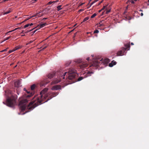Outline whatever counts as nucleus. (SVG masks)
Masks as SVG:
<instances>
[{"instance_id": "f257e3e1", "label": "nucleus", "mask_w": 149, "mask_h": 149, "mask_svg": "<svg viewBox=\"0 0 149 149\" xmlns=\"http://www.w3.org/2000/svg\"><path fill=\"white\" fill-rule=\"evenodd\" d=\"M48 90V88H44L40 93V96L34 97L32 101L30 103L29 105H32L33 108H34L39 105L47 102L58 94L56 92H49L46 93Z\"/></svg>"}, {"instance_id": "f03ea898", "label": "nucleus", "mask_w": 149, "mask_h": 149, "mask_svg": "<svg viewBox=\"0 0 149 149\" xmlns=\"http://www.w3.org/2000/svg\"><path fill=\"white\" fill-rule=\"evenodd\" d=\"M48 90V88H44L40 93V96L34 97L32 101L30 103L29 105H32L33 108H34L39 105L47 102L58 94L56 92H49L46 93Z\"/></svg>"}, {"instance_id": "7ed1b4c3", "label": "nucleus", "mask_w": 149, "mask_h": 149, "mask_svg": "<svg viewBox=\"0 0 149 149\" xmlns=\"http://www.w3.org/2000/svg\"><path fill=\"white\" fill-rule=\"evenodd\" d=\"M24 90L27 92L28 95L26 96V98L21 100L19 102V104L21 106V109L22 110H25L26 108V103L29 100L28 99V98L31 97L33 94V92L30 93V91H27L25 88H24Z\"/></svg>"}, {"instance_id": "20e7f679", "label": "nucleus", "mask_w": 149, "mask_h": 149, "mask_svg": "<svg viewBox=\"0 0 149 149\" xmlns=\"http://www.w3.org/2000/svg\"><path fill=\"white\" fill-rule=\"evenodd\" d=\"M16 96L12 95L7 99L6 104L4 102H3V103L4 104H6L7 105L8 107H12L15 105L16 103Z\"/></svg>"}, {"instance_id": "39448f33", "label": "nucleus", "mask_w": 149, "mask_h": 149, "mask_svg": "<svg viewBox=\"0 0 149 149\" xmlns=\"http://www.w3.org/2000/svg\"><path fill=\"white\" fill-rule=\"evenodd\" d=\"M67 73V72H65L63 74V75H61L60 72H57L56 74L55 77L52 80V84H56L59 83L61 80V77H63V78L64 79V77L65 75Z\"/></svg>"}, {"instance_id": "423d86ee", "label": "nucleus", "mask_w": 149, "mask_h": 149, "mask_svg": "<svg viewBox=\"0 0 149 149\" xmlns=\"http://www.w3.org/2000/svg\"><path fill=\"white\" fill-rule=\"evenodd\" d=\"M57 72H50L49 73L47 76V78H46L43 80V83L45 84H47L49 83L50 81L49 79H51L54 78L55 76V74Z\"/></svg>"}, {"instance_id": "0eeeda50", "label": "nucleus", "mask_w": 149, "mask_h": 149, "mask_svg": "<svg viewBox=\"0 0 149 149\" xmlns=\"http://www.w3.org/2000/svg\"><path fill=\"white\" fill-rule=\"evenodd\" d=\"M68 73V79L70 80L74 79L75 77L77 75L76 72L74 70H69Z\"/></svg>"}, {"instance_id": "6e6552de", "label": "nucleus", "mask_w": 149, "mask_h": 149, "mask_svg": "<svg viewBox=\"0 0 149 149\" xmlns=\"http://www.w3.org/2000/svg\"><path fill=\"white\" fill-rule=\"evenodd\" d=\"M61 89V87L60 85H56L52 87V89L53 90H57L58 89Z\"/></svg>"}, {"instance_id": "1a4fd4ad", "label": "nucleus", "mask_w": 149, "mask_h": 149, "mask_svg": "<svg viewBox=\"0 0 149 149\" xmlns=\"http://www.w3.org/2000/svg\"><path fill=\"white\" fill-rule=\"evenodd\" d=\"M93 65L95 66H97L99 65L98 60H95L93 61Z\"/></svg>"}, {"instance_id": "9d476101", "label": "nucleus", "mask_w": 149, "mask_h": 149, "mask_svg": "<svg viewBox=\"0 0 149 149\" xmlns=\"http://www.w3.org/2000/svg\"><path fill=\"white\" fill-rule=\"evenodd\" d=\"M125 46L126 47L125 48H123L122 49L123 51H125L126 49L128 48H129V49H128V50H129L130 49V45L129 43L126 44L125 45Z\"/></svg>"}, {"instance_id": "9b49d317", "label": "nucleus", "mask_w": 149, "mask_h": 149, "mask_svg": "<svg viewBox=\"0 0 149 149\" xmlns=\"http://www.w3.org/2000/svg\"><path fill=\"white\" fill-rule=\"evenodd\" d=\"M125 51H123L122 50L120 51H119L118 52L117 54V56H122L124 55V52H125Z\"/></svg>"}, {"instance_id": "f8f14e48", "label": "nucleus", "mask_w": 149, "mask_h": 149, "mask_svg": "<svg viewBox=\"0 0 149 149\" xmlns=\"http://www.w3.org/2000/svg\"><path fill=\"white\" fill-rule=\"evenodd\" d=\"M88 65L85 63H83L80 65V68H83L86 67Z\"/></svg>"}, {"instance_id": "ddd939ff", "label": "nucleus", "mask_w": 149, "mask_h": 149, "mask_svg": "<svg viewBox=\"0 0 149 149\" xmlns=\"http://www.w3.org/2000/svg\"><path fill=\"white\" fill-rule=\"evenodd\" d=\"M116 64V62L114 61H112L111 62L109 63V66L110 67H112L113 65H115Z\"/></svg>"}, {"instance_id": "4468645a", "label": "nucleus", "mask_w": 149, "mask_h": 149, "mask_svg": "<svg viewBox=\"0 0 149 149\" xmlns=\"http://www.w3.org/2000/svg\"><path fill=\"white\" fill-rule=\"evenodd\" d=\"M47 25V24L46 23H40L38 26H39L40 28H42Z\"/></svg>"}, {"instance_id": "2eb2a0df", "label": "nucleus", "mask_w": 149, "mask_h": 149, "mask_svg": "<svg viewBox=\"0 0 149 149\" xmlns=\"http://www.w3.org/2000/svg\"><path fill=\"white\" fill-rule=\"evenodd\" d=\"M22 79H17L15 81V84H19L21 83V81Z\"/></svg>"}, {"instance_id": "dca6fc26", "label": "nucleus", "mask_w": 149, "mask_h": 149, "mask_svg": "<svg viewBox=\"0 0 149 149\" xmlns=\"http://www.w3.org/2000/svg\"><path fill=\"white\" fill-rule=\"evenodd\" d=\"M38 14V13L37 14H36L35 15H33V16H30V17H28L27 19H25V20H24L23 22H24L27 20H28V19H29L32 18V17H35V16H37V15Z\"/></svg>"}, {"instance_id": "f3484780", "label": "nucleus", "mask_w": 149, "mask_h": 149, "mask_svg": "<svg viewBox=\"0 0 149 149\" xmlns=\"http://www.w3.org/2000/svg\"><path fill=\"white\" fill-rule=\"evenodd\" d=\"M11 12V9L9 8V10L8 11H7L6 12L3 13V14L4 15H5L6 14L9 13H10Z\"/></svg>"}, {"instance_id": "a211bd4d", "label": "nucleus", "mask_w": 149, "mask_h": 149, "mask_svg": "<svg viewBox=\"0 0 149 149\" xmlns=\"http://www.w3.org/2000/svg\"><path fill=\"white\" fill-rule=\"evenodd\" d=\"M35 87L36 84H32V85L31 86V90L32 91H33V90L34 89Z\"/></svg>"}, {"instance_id": "6ab92c4d", "label": "nucleus", "mask_w": 149, "mask_h": 149, "mask_svg": "<svg viewBox=\"0 0 149 149\" xmlns=\"http://www.w3.org/2000/svg\"><path fill=\"white\" fill-rule=\"evenodd\" d=\"M84 79V77H81L78 78V79L75 80V81H80Z\"/></svg>"}, {"instance_id": "aec40b11", "label": "nucleus", "mask_w": 149, "mask_h": 149, "mask_svg": "<svg viewBox=\"0 0 149 149\" xmlns=\"http://www.w3.org/2000/svg\"><path fill=\"white\" fill-rule=\"evenodd\" d=\"M22 46H17L15 48H14V51H15L18 49L21 48Z\"/></svg>"}, {"instance_id": "412c9836", "label": "nucleus", "mask_w": 149, "mask_h": 149, "mask_svg": "<svg viewBox=\"0 0 149 149\" xmlns=\"http://www.w3.org/2000/svg\"><path fill=\"white\" fill-rule=\"evenodd\" d=\"M61 6H62L61 5H59V6H58L57 7V10L58 11H59V10H60L61 9H62L61 8Z\"/></svg>"}, {"instance_id": "4be33fe9", "label": "nucleus", "mask_w": 149, "mask_h": 149, "mask_svg": "<svg viewBox=\"0 0 149 149\" xmlns=\"http://www.w3.org/2000/svg\"><path fill=\"white\" fill-rule=\"evenodd\" d=\"M107 5L104 6L101 9L102 10H104V9L107 10Z\"/></svg>"}, {"instance_id": "5701e85b", "label": "nucleus", "mask_w": 149, "mask_h": 149, "mask_svg": "<svg viewBox=\"0 0 149 149\" xmlns=\"http://www.w3.org/2000/svg\"><path fill=\"white\" fill-rule=\"evenodd\" d=\"M106 10V14H108V13H109L110 12V11H111V9H110L108 10L107 9V10Z\"/></svg>"}, {"instance_id": "b1692460", "label": "nucleus", "mask_w": 149, "mask_h": 149, "mask_svg": "<svg viewBox=\"0 0 149 149\" xmlns=\"http://www.w3.org/2000/svg\"><path fill=\"white\" fill-rule=\"evenodd\" d=\"M89 19V17H85L83 20V22H85L88 20Z\"/></svg>"}, {"instance_id": "393cba45", "label": "nucleus", "mask_w": 149, "mask_h": 149, "mask_svg": "<svg viewBox=\"0 0 149 149\" xmlns=\"http://www.w3.org/2000/svg\"><path fill=\"white\" fill-rule=\"evenodd\" d=\"M96 13H94L91 16V18H93L95 17L96 16Z\"/></svg>"}, {"instance_id": "a878e982", "label": "nucleus", "mask_w": 149, "mask_h": 149, "mask_svg": "<svg viewBox=\"0 0 149 149\" xmlns=\"http://www.w3.org/2000/svg\"><path fill=\"white\" fill-rule=\"evenodd\" d=\"M10 36H9V37H8L7 38H6L2 42H1V43L2 42H3L4 41H5L7 40H8L10 38Z\"/></svg>"}, {"instance_id": "bb28decb", "label": "nucleus", "mask_w": 149, "mask_h": 149, "mask_svg": "<svg viewBox=\"0 0 149 149\" xmlns=\"http://www.w3.org/2000/svg\"><path fill=\"white\" fill-rule=\"evenodd\" d=\"M29 26V24H27L26 25H25L24 26V28H25L28 27Z\"/></svg>"}, {"instance_id": "cd10ccee", "label": "nucleus", "mask_w": 149, "mask_h": 149, "mask_svg": "<svg viewBox=\"0 0 149 149\" xmlns=\"http://www.w3.org/2000/svg\"><path fill=\"white\" fill-rule=\"evenodd\" d=\"M54 3V1H50L48 3V4L49 5H50Z\"/></svg>"}, {"instance_id": "c85d7f7f", "label": "nucleus", "mask_w": 149, "mask_h": 149, "mask_svg": "<svg viewBox=\"0 0 149 149\" xmlns=\"http://www.w3.org/2000/svg\"><path fill=\"white\" fill-rule=\"evenodd\" d=\"M99 31L97 30H95L94 31V33H98L99 32Z\"/></svg>"}, {"instance_id": "c756f323", "label": "nucleus", "mask_w": 149, "mask_h": 149, "mask_svg": "<svg viewBox=\"0 0 149 149\" xmlns=\"http://www.w3.org/2000/svg\"><path fill=\"white\" fill-rule=\"evenodd\" d=\"M70 62L69 61H68V63H67H67H66L65 64V65L66 66H68L70 64Z\"/></svg>"}, {"instance_id": "7c9ffc66", "label": "nucleus", "mask_w": 149, "mask_h": 149, "mask_svg": "<svg viewBox=\"0 0 149 149\" xmlns=\"http://www.w3.org/2000/svg\"><path fill=\"white\" fill-rule=\"evenodd\" d=\"M8 48H7L6 49H4L2 51H1L0 52H5V51H6L7 50V49H8Z\"/></svg>"}, {"instance_id": "2f4dec72", "label": "nucleus", "mask_w": 149, "mask_h": 149, "mask_svg": "<svg viewBox=\"0 0 149 149\" xmlns=\"http://www.w3.org/2000/svg\"><path fill=\"white\" fill-rule=\"evenodd\" d=\"M14 51V49H13L12 50H10V51H9V53H11V52H14V51Z\"/></svg>"}, {"instance_id": "473e14b6", "label": "nucleus", "mask_w": 149, "mask_h": 149, "mask_svg": "<svg viewBox=\"0 0 149 149\" xmlns=\"http://www.w3.org/2000/svg\"><path fill=\"white\" fill-rule=\"evenodd\" d=\"M21 29V28H20V27H18V28H16L15 29H14V31H15L16 30H19Z\"/></svg>"}, {"instance_id": "72a5a7b5", "label": "nucleus", "mask_w": 149, "mask_h": 149, "mask_svg": "<svg viewBox=\"0 0 149 149\" xmlns=\"http://www.w3.org/2000/svg\"><path fill=\"white\" fill-rule=\"evenodd\" d=\"M84 10V9H81L79 10L78 12H81L83 11Z\"/></svg>"}, {"instance_id": "f704fd0d", "label": "nucleus", "mask_w": 149, "mask_h": 149, "mask_svg": "<svg viewBox=\"0 0 149 149\" xmlns=\"http://www.w3.org/2000/svg\"><path fill=\"white\" fill-rule=\"evenodd\" d=\"M130 1L131 2V3H134V1L133 0H131Z\"/></svg>"}, {"instance_id": "c9c22d12", "label": "nucleus", "mask_w": 149, "mask_h": 149, "mask_svg": "<svg viewBox=\"0 0 149 149\" xmlns=\"http://www.w3.org/2000/svg\"><path fill=\"white\" fill-rule=\"evenodd\" d=\"M98 0H95L93 1V3H95Z\"/></svg>"}, {"instance_id": "e433bc0d", "label": "nucleus", "mask_w": 149, "mask_h": 149, "mask_svg": "<svg viewBox=\"0 0 149 149\" xmlns=\"http://www.w3.org/2000/svg\"><path fill=\"white\" fill-rule=\"evenodd\" d=\"M58 1H59V0H57L56 1H54V3H55L57 2Z\"/></svg>"}, {"instance_id": "4c0bfd02", "label": "nucleus", "mask_w": 149, "mask_h": 149, "mask_svg": "<svg viewBox=\"0 0 149 149\" xmlns=\"http://www.w3.org/2000/svg\"><path fill=\"white\" fill-rule=\"evenodd\" d=\"M14 31V30L13 29V30H12L11 31H9V32H10H10H13V31Z\"/></svg>"}, {"instance_id": "58836bf2", "label": "nucleus", "mask_w": 149, "mask_h": 149, "mask_svg": "<svg viewBox=\"0 0 149 149\" xmlns=\"http://www.w3.org/2000/svg\"><path fill=\"white\" fill-rule=\"evenodd\" d=\"M33 25V23H31L30 24H29V26H32V25Z\"/></svg>"}, {"instance_id": "ea45409f", "label": "nucleus", "mask_w": 149, "mask_h": 149, "mask_svg": "<svg viewBox=\"0 0 149 149\" xmlns=\"http://www.w3.org/2000/svg\"><path fill=\"white\" fill-rule=\"evenodd\" d=\"M9 33H10V32H9V31H8V32H7L6 33V35L8 34Z\"/></svg>"}, {"instance_id": "a19ab883", "label": "nucleus", "mask_w": 149, "mask_h": 149, "mask_svg": "<svg viewBox=\"0 0 149 149\" xmlns=\"http://www.w3.org/2000/svg\"><path fill=\"white\" fill-rule=\"evenodd\" d=\"M93 3V1L91 3V5H92L93 3Z\"/></svg>"}, {"instance_id": "79ce46f5", "label": "nucleus", "mask_w": 149, "mask_h": 149, "mask_svg": "<svg viewBox=\"0 0 149 149\" xmlns=\"http://www.w3.org/2000/svg\"><path fill=\"white\" fill-rule=\"evenodd\" d=\"M47 46H46L44 48H43V49H45V48H46L47 47Z\"/></svg>"}, {"instance_id": "37998d69", "label": "nucleus", "mask_w": 149, "mask_h": 149, "mask_svg": "<svg viewBox=\"0 0 149 149\" xmlns=\"http://www.w3.org/2000/svg\"><path fill=\"white\" fill-rule=\"evenodd\" d=\"M102 10V9H101V10H99V12L100 13V12Z\"/></svg>"}, {"instance_id": "c03bdc74", "label": "nucleus", "mask_w": 149, "mask_h": 149, "mask_svg": "<svg viewBox=\"0 0 149 149\" xmlns=\"http://www.w3.org/2000/svg\"><path fill=\"white\" fill-rule=\"evenodd\" d=\"M89 58H87L86 59L88 61L89 60Z\"/></svg>"}, {"instance_id": "a18cd8bd", "label": "nucleus", "mask_w": 149, "mask_h": 149, "mask_svg": "<svg viewBox=\"0 0 149 149\" xmlns=\"http://www.w3.org/2000/svg\"><path fill=\"white\" fill-rule=\"evenodd\" d=\"M34 29V28H33V29H31V30H29V31H32V30H33Z\"/></svg>"}, {"instance_id": "49530a36", "label": "nucleus", "mask_w": 149, "mask_h": 149, "mask_svg": "<svg viewBox=\"0 0 149 149\" xmlns=\"http://www.w3.org/2000/svg\"><path fill=\"white\" fill-rule=\"evenodd\" d=\"M141 16H142L143 15V14L142 13H141Z\"/></svg>"}, {"instance_id": "de8ad7c7", "label": "nucleus", "mask_w": 149, "mask_h": 149, "mask_svg": "<svg viewBox=\"0 0 149 149\" xmlns=\"http://www.w3.org/2000/svg\"><path fill=\"white\" fill-rule=\"evenodd\" d=\"M47 19V18H44L43 19V20H45Z\"/></svg>"}, {"instance_id": "09e8293b", "label": "nucleus", "mask_w": 149, "mask_h": 149, "mask_svg": "<svg viewBox=\"0 0 149 149\" xmlns=\"http://www.w3.org/2000/svg\"><path fill=\"white\" fill-rule=\"evenodd\" d=\"M32 42H33V41H31L29 43H32Z\"/></svg>"}, {"instance_id": "8fccbe9b", "label": "nucleus", "mask_w": 149, "mask_h": 149, "mask_svg": "<svg viewBox=\"0 0 149 149\" xmlns=\"http://www.w3.org/2000/svg\"><path fill=\"white\" fill-rule=\"evenodd\" d=\"M131 45H134V44L132 42V43H131Z\"/></svg>"}, {"instance_id": "3c124183", "label": "nucleus", "mask_w": 149, "mask_h": 149, "mask_svg": "<svg viewBox=\"0 0 149 149\" xmlns=\"http://www.w3.org/2000/svg\"><path fill=\"white\" fill-rule=\"evenodd\" d=\"M74 82H72V83H70V84H72L73 83H74Z\"/></svg>"}, {"instance_id": "603ef678", "label": "nucleus", "mask_w": 149, "mask_h": 149, "mask_svg": "<svg viewBox=\"0 0 149 149\" xmlns=\"http://www.w3.org/2000/svg\"><path fill=\"white\" fill-rule=\"evenodd\" d=\"M102 1H101L98 4V5H99L101 3H102Z\"/></svg>"}, {"instance_id": "864d4df0", "label": "nucleus", "mask_w": 149, "mask_h": 149, "mask_svg": "<svg viewBox=\"0 0 149 149\" xmlns=\"http://www.w3.org/2000/svg\"><path fill=\"white\" fill-rule=\"evenodd\" d=\"M102 1H101L98 4V5H99L101 3H102Z\"/></svg>"}, {"instance_id": "5fc2aeb1", "label": "nucleus", "mask_w": 149, "mask_h": 149, "mask_svg": "<svg viewBox=\"0 0 149 149\" xmlns=\"http://www.w3.org/2000/svg\"><path fill=\"white\" fill-rule=\"evenodd\" d=\"M36 31V30L35 31H34V33H35Z\"/></svg>"}, {"instance_id": "6e6d98bb", "label": "nucleus", "mask_w": 149, "mask_h": 149, "mask_svg": "<svg viewBox=\"0 0 149 149\" xmlns=\"http://www.w3.org/2000/svg\"><path fill=\"white\" fill-rule=\"evenodd\" d=\"M24 32V31H22V32L21 33H22L23 32Z\"/></svg>"}, {"instance_id": "4d7b16f0", "label": "nucleus", "mask_w": 149, "mask_h": 149, "mask_svg": "<svg viewBox=\"0 0 149 149\" xmlns=\"http://www.w3.org/2000/svg\"><path fill=\"white\" fill-rule=\"evenodd\" d=\"M126 9H127L128 8V6H127L126 8Z\"/></svg>"}, {"instance_id": "13d9d810", "label": "nucleus", "mask_w": 149, "mask_h": 149, "mask_svg": "<svg viewBox=\"0 0 149 149\" xmlns=\"http://www.w3.org/2000/svg\"><path fill=\"white\" fill-rule=\"evenodd\" d=\"M128 2H129V1H127V2H126V3H128Z\"/></svg>"}, {"instance_id": "bf43d9fd", "label": "nucleus", "mask_w": 149, "mask_h": 149, "mask_svg": "<svg viewBox=\"0 0 149 149\" xmlns=\"http://www.w3.org/2000/svg\"><path fill=\"white\" fill-rule=\"evenodd\" d=\"M107 62H108V61H109V60H108V59H107Z\"/></svg>"}, {"instance_id": "052dcab7", "label": "nucleus", "mask_w": 149, "mask_h": 149, "mask_svg": "<svg viewBox=\"0 0 149 149\" xmlns=\"http://www.w3.org/2000/svg\"><path fill=\"white\" fill-rule=\"evenodd\" d=\"M25 36V35H22V36Z\"/></svg>"}, {"instance_id": "680f3d73", "label": "nucleus", "mask_w": 149, "mask_h": 149, "mask_svg": "<svg viewBox=\"0 0 149 149\" xmlns=\"http://www.w3.org/2000/svg\"><path fill=\"white\" fill-rule=\"evenodd\" d=\"M140 11H142V10H140Z\"/></svg>"}, {"instance_id": "e2e57ef3", "label": "nucleus", "mask_w": 149, "mask_h": 149, "mask_svg": "<svg viewBox=\"0 0 149 149\" xmlns=\"http://www.w3.org/2000/svg\"><path fill=\"white\" fill-rule=\"evenodd\" d=\"M91 73H92V74H93V72H91Z\"/></svg>"}, {"instance_id": "0e129e2a", "label": "nucleus", "mask_w": 149, "mask_h": 149, "mask_svg": "<svg viewBox=\"0 0 149 149\" xmlns=\"http://www.w3.org/2000/svg\"><path fill=\"white\" fill-rule=\"evenodd\" d=\"M17 65H16L15 66V67H16L17 66Z\"/></svg>"}, {"instance_id": "69168bd1", "label": "nucleus", "mask_w": 149, "mask_h": 149, "mask_svg": "<svg viewBox=\"0 0 149 149\" xmlns=\"http://www.w3.org/2000/svg\"><path fill=\"white\" fill-rule=\"evenodd\" d=\"M100 24V26H101V25H102L101 24Z\"/></svg>"}, {"instance_id": "338daca9", "label": "nucleus", "mask_w": 149, "mask_h": 149, "mask_svg": "<svg viewBox=\"0 0 149 149\" xmlns=\"http://www.w3.org/2000/svg\"><path fill=\"white\" fill-rule=\"evenodd\" d=\"M76 24H75V25H74V26H76Z\"/></svg>"}, {"instance_id": "774afa93", "label": "nucleus", "mask_w": 149, "mask_h": 149, "mask_svg": "<svg viewBox=\"0 0 149 149\" xmlns=\"http://www.w3.org/2000/svg\"><path fill=\"white\" fill-rule=\"evenodd\" d=\"M148 0V2H149V0Z\"/></svg>"}]
</instances>
